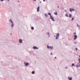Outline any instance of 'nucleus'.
Listing matches in <instances>:
<instances>
[{
	"label": "nucleus",
	"instance_id": "obj_1",
	"mask_svg": "<svg viewBox=\"0 0 80 80\" xmlns=\"http://www.w3.org/2000/svg\"><path fill=\"white\" fill-rule=\"evenodd\" d=\"M9 22H10V23H12L11 25L12 27H13V26H14V24L13 23V21H12V19H10Z\"/></svg>",
	"mask_w": 80,
	"mask_h": 80
},
{
	"label": "nucleus",
	"instance_id": "obj_2",
	"mask_svg": "<svg viewBox=\"0 0 80 80\" xmlns=\"http://www.w3.org/2000/svg\"><path fill=\"white\" fill-rule=\"evenodd\" d=\"M47 48H50V49H51V50H52L53 48V46H49L48 45L47 46Z\"/></svg>",
	"mask_w": 80,
	"mask_h": 80
},
{
	"label": "nucleus",
	"instance_id": "obj_3",
	"mask_svg": "<svg viewBox=\"0 0 80 80\" xmlns=\"http://www.w3.org/2000/svg\"><path fill=\"white\" fill-rule=\"evenodd\" d=\"M50 18H51V19L52 20L53 22H54L55 21V20L54 19V18L53 17V16H50Z\"/></svg>",
	"mask_w": 80,
	"mask_h": 80
},
{
	"label": "nucleus",
	"instance_id": "obj_4",
	"mask_svg": "<svg viewBox=\"0 0 80 80\" xmlns=\"http://www.w3.org/2000/svg\"><path fill=\"white\" fill-rule=\"evenodd\" d=\"M69 11L70 12H72V11H75V9H74L73 8H70L69 9Z\"/></svg>",
	"mask_w": 80,
	"mask_h": 80
},
{
	"label": "nucleus",
	"instance_id": "obj_5",
	"mask_svg": "<svg viewBox=\"0 0 80 80\" xmlns=\"http://www.w3.org/2000/svg\"><path fill=\"white\" fill-rule=\"evenodd\" d=\"M24 65L25 66H26L27 67V66H28V65H29V63H28V62H24Z\"/></svg>",
	"mask_w": 80,
	"mask_h": 80
},
{
	"label": "nucleus",
	"instance_id": "obj_6",
	"mask_svg": "<svg viewBox=\"0 0 80 80\" xmlns=\"http://www.w3.org/2000/svg\"><path fill=\"white\" fill-rule=\"evenodd\" d=\"M33 49H34L35 50L37 49V50H38V48H37V46H33Z\"/></svg>",
	"mask_w": 80,
	"mask_h": 80
},
{
	"label": "nucleus",
	"instance_id": "obj_7",
	"mask_svg": "<svg viewBox=\"0 0 80 80\" xmlns=\"http://www.w3.org/2000/svg\"><path fill=\"white\" fill-rule=\"evenodd\" d=\"M22 39H19V42L20 43H22Z\"/></svg>",
	"mask_w": 80,
	"mask_h": 80
},
{
	"label": "nucleus",
	"instance_id": "obj_8",
	"mask_svg": "<svg viewBox=\"0 0 80 80\" xmlns=\"http://www.w3.org/2000/svg\"><path fill=\"white\" fill-rule=\"evenodd\" d=\"M77 38V36L76 35H74V40H76V39Z\"/></svg>",
	"mask_w": 80,
	"mask_h": 80
},
{
	"label": "nucleus",
	"instance_id": "obj_9",
	"mask_svg": "<svg viewBox=\"0 0 80 80\" xmlns=\"http://www.w3.org/2000/svg\"><path fill=\"white\" fill-rule=\"evenodd\" d=\"M76 67L77 68H79L80 67V64L78 66V65H76Z\"/></svg>",
	"mask_w": 80,
	"mask_h": 80
},
{
	"label": "nucleus",
	"instance_id": "obj_10",
	"mask_svg": "<svg viewBox=\"0 0 80 80\" xmlns=\"http://www.w3.org/2000/svg\"><path fill=\"white\" fill-rule=\"evenodd\" d=\"M40 8V7L38 6L37 8V12H39V9Z\"/></svg>",
	"mask_w": 80,
	"mask_h": 80
},
{
	"label": "nucleus",
	"instance_id": "obj_11",
	"mask_svg": "<svg viewBox=\"0 0 80 80\" xmlns=\"http://www.w3.org/2000/svg\"><path fill=\"white\" fill-rule=\"evenodd\" d=\"M72 14H69V18H72Z\"/></svg>",
	"mask_w": 80,
	"mask_h": 80
},
{
	"label": "nucleus",
	"instance_id": "obj_12",
	"mask_svg": "<svg viewBox=\"0 0 80 80\" xmlns=\"http://www.w3.org/2000/svg\"><path fill=\"white\" fill-rule=\"evenodd\" d=\"M54 14L55 15H57V12H54Z\"/></svg>",
	"mask_w": 80,
	"mask_h": 80
},
{
	"label": "nucleus",
	"instance_id": "obj_13",
	"mask_svg": "<svg viewBox=\"0 0 80 80\" xmlns=\"http://www.w3.org/2000/svg\"><path fill=\"white\" fill-rule=\"evenodd\" d=\"M68 79H69V80H72V77L70 78L68 77Z\"/></svg>",
	"mask_w": 80,
	"mask_h": 80
},
{
	"label": "nucleus",
	"instance_id": "obj_14",
	"mask_svg": "<svg viewBox=\"0 0 80 80\" xmlns=\"http://www.w3.org/2000/svg\"><path fill=\"white\" fill-rule=\"evenodd\" d=\"M59 35H60V34H59V33H58L56 35V36L59 37Z\"/></svg>",
	"mask_w": 80,
	"mask_h": 80
},
{
	"label": "nucleus",
	"instance_id": "obj_15",
	"mask_svg": "<svg viewBox=\"0 0 80 80\" xmlns=\"http://www.w3.org/2000/svg\"><path fill=\"white\" fill-rule=\"evenodd\" d=\"M59 38V37L56 36V40H58V39Z\"/></svg>",
	"mask_w": 80,
	"mask_h": 80
},
{
	"label": "nucleus",
	"instance_id": "obj_16",
	"mask_svg": "<svg viewBox=\"0 0 80 80\" xmlns=\"http://www.w3.org/2000/svg\"><path fill=\"white\" fill-rule=\"evenodd\" d=\"M31 29L32 30H34V28H33V27H32Z\"/></svg>",
	"mask_w": 80,
	"mask_h": 80
},
{
	"label": "nucleus",
	"instance_id": "obj_17",
	"mask_svg": "<svg viewBox=\"0 0 80 80\" xmlns=\"http://www.w3.org/2000/svg\"><path fill=\"white\" fill-rule=\"evenodd\" d=\"M45 16H46V17H47V16H48V14H47V13H45Z\"/></svg>",
	"mask_w": 80,
	"mask_h": 80
},
{
	"label": "nucleus",
	"instance_id": "obj_18",
	"mask_svg": "<svg viewBox=\"0 0 80 80\" xmlns=\"http://www.w3.org/2000/svg\"><path fill=\"white\" fill-rule=\"evenodd\" d=\"M32 74H35V71H33L32 72Z\"/></svg>",
	"mask_w": 80,
	"mask_h": 80
},
{
	"label": "nucleus",
	"instance_id": "obj_19",
	"mask_svg": "<svg viewBox=\"0 0 80 80\" xmlns=\"http://www.w3.org/2000/svg\"><path fill=\"white\" fill-rule=\"evenodd\" d=\"M48 14V15H50V17H51V16H52V15H51V14H50V13L49 12Z\"/></svg>",
	"mask_w": 80,
	"mask_h": 80
},
{
	"label": "nucleus",
	"instance_id": "obj_20",
	"mask_svg": "<svg viewBox=\"0 0 80 80\" xmlns=\"http://www.w3.org/2000/svg\"><path fill=\"white\" fill-rule=\"evenodd\" d=\"M65 15L66 17H68V14H66Z\"/></svg>",
	"mask_w": 80,
	"mask_h": 80
},
{
	"label": "nucleus",
	"instance_id": "obj_21",
	"mask_svg": "<svg viewBox=\"0 0 80 80\" xmlns=\"http://www.w3.org/2000/svg\"><path fill=\"white\" fill-rule=\"evenodd\" d=\"M72 67H73V66H75V64L73 63L72 64Z\"/></svg>",
	"mask_w": 80,
	"mask_h": 80
},
{
	"label": "nucleus",
	"instance_id": "obj_22",
	"mask_svg": "<svg viewBox=\"0 0 80 80\" xmlns=\"http://www.w3.org/2000/svg\"><path fill=\"white\" fill-rule=\"evenodd\" d=\"M74 20V18H73L72 19H71V20L72 21H73V20Z\"/></svg>",
	"mask_w": 80,
	"mask_h": 80
},
{
	"label": "nucleus",
	"instance_id": "obj_23",
	"mask_svg": "<svg viewBox=\"0 0 80 80\" xmlns=\"http://www.w3.org/2000/svg\"><path fill=\"white\" fill-rule=\"evenodd\" d=\"M77 25L78 27H80V26H79V25H78V24H77Z\"/></svg>",
	"mask_w": 80,
	"mask_h": 80
},
{
	"label": "nucleus",
	"instance_id": "obj_24",
	"mask_svg": "<svg viewBox=\"0 0 80 80\" xmlns=\"http://www.w3.org/2000/svg\"><path fill=\"white\" fill-rule=\"evenodd\" d=\"M79 59H78V60H79V63H80V58H79Z\"/></svg>",
	"mask_w": 80,
	"mask_h": 80
},
{
	"label": "nucleus",
	"instance_id": "obj_25",
	"mask_svg": "<svg viewBox=\"0 0 80 80\" xmlns=\"http://www.w3.org/2000/svg\"><path fill=\"white\" fill-rule=\"evenodd\" d=\"M47 34H48V36H49V35H50V34H49V32H48L47 33Z\"/></svg>",
	"mask_w": 80,
	"mask_h": 80
},
{
	"label": "nucleus",
	"instance_id": "obj_26",
	"mask_svg": "<svg viewBox=\"0 0 80 80\" xmlns=\"http://www.w3.org/2000/svg\"><path fill=\"white\" fill-rule=\"evenodd\" d=\"M77 43V42H74V43L75 44H76Z\"/></svg>",
	"mask_w": 80,
	"mask_h": 80
},
{
	"label": "nucleus",
	"instance_id": "obj_27",
	"mask_svg": "<svg viewBox=\"0 0 80 80\" xmlns=\"http://www.w3.org/2000/svg\"><path fill=\"white\" fill-rule=\"evenodd\" d=\"M76 50L77 51V50H78V49H77V48H76Z\"/></svg>",
	"mask_w": 80,
	"mask_h": 80
},
{
	"label": "nucleus",
	"instance_id": "obj_28",
	"mask_svg": "<svg viewBox=\"0 0 80 80\" xmlns=\"http://www.w3.org/2000/svg\"><path fill=\"white\" fill-rule=\"evenodd\" d=\"M52 54H53V53H52V52H51V53H50L51 55H52Z\"/></svg>",
	"mask_w": 80,
	"mask_h": 80
},
{
	"label": "nucleus",
	"instance_id": "obj_29",
	"mask_svg": "<svg viewBox=\"0 0 80 80\" xmlns=\"http://www.w3.org/2000/svg\"><path fill=\"white\" fill-rule=\"evenodd\" d=\"M78 66L79 65V63H78Z\"/></svg>",
	"mask_w": 80,
	"mask_h": 80
},
{
	"label": "nucleus",
	"instance_id": "obj_30",
	"mask_svg": "<svg viewBox=\"0 0 80 80\" xmlns=\"http://www.w3.org/2000/svg\"><path fill=\"white\" fill-rule=\"evenodd\" d=\"M74 34H76V32H74Z\"/></svg>",
	"mask_w": 80,
	"mask_h": 80
},
{
	"label": "nucleus",
	"instance_id": "obj_31",
	"mask_svg": "<svg viewBox=\"0 0 80 80\" xmlns=\"http://www.w3.org/2000/svg\"><path fill=\"white\" fill-rule=\"evenodd\" d=\"M1 0V1H2V2H3V0Z\"/></svg>",
	"mask_w": 80,
	"mask_h": 80
},
{
	"label": "nucleus",
	"instance_id": "obj_32",
	"mask_svg": "<svg viewBox=\"0 0 80 80\" xmlns=\"http://www.w3.org/2000/svg\"><path fill=\"white\" fill-rule=\"evenodd\" d=\"M54 58H57V57H55Z\"/></svg>",
	"mask_w": 80,
	"mask_h": 80
},
{
	"label": "nucleus",
	"instance_id": "obj_33",
	"mask_svg": "<svg viewBox=\"0 0 80 80\" xmlns=\"http://www.w3.org/2000/svg\"><path fill=\"white\" fill-rule=\"evenodd\" d=\"M43 2H45V0H43Z\"/></svg>",
	"mask_w": 80,
	"mask_h": 80
},
{
	"label": "nucleus",
	"instance_id": "obj_34",
	"mask_svg": "<svg viewBox=\"0 0 80 80\" xmlns=\"http://www.w3.org/2000/svg\"><path fill=\"white\" fill-rule=\"evenodd\" d=\"M48 36L49 38H50V35H49V36Z\"/></svg>",
	"mask_w": 80,
	"mask_h": 80
},
{
	"label": "nucleus",
	"instance_id": "obj_35",
	"mask_svg": "<svg viewBox=\"0 0 80 80\" xmlns=\"http://www.w3.org/2000/svg\"><path fill=\"white\" fill-rule=\"evenodd\" d=\"M19 1H18V2H19Z\"/></svg>",
	"mask_w": 80,
	"mask_h": 80
},
{
	"label": "nucleus",
	"instance_id": "obj_36",
	"mask_svg": "<svg viewBox=\"0 0 80 80\" xmlns=\"http://www.w3.org/2000/svg\"><path fill=\"white\" fill-rule=\"evenodd\" d=\"M59 8V6H58V8Z\"/></svg>",
	"mask_w": 80,
	"mask_h": 80
},
{
	"label": "nucleus",
	"instance_id": "obj_37",
	"mask_svg": "<svg viewBox=\"0 0 80 80\" xmlns=\"http://www.w3.org/2000/svg\"><path fill=\"white\" fill-rule=\"evenodd\" d=\"M33 1H36V0H33Z\"/></svg>",
	"mask_w": 80,
	"mask_h": 80
},
{
	"label": "nucleus",
	"instance_id": "obj_38",
	"mask_svg": "<svg viewBox=\"0 0 80 80\" xmlns=\"http://www.w3.org/2000/svg\"><path fill=\"white\" fill-rule=\"evenodd\" d=\"M65 68H67V67H66Z\"/></svg>",
	"mask_w": 80,
	"mask_h": 80
},
{
	"label": "nucleus",
	"instance_id": "obj_39",
	"mask_svg": "<svg viewBox=\"0 0 80 80\" xmlns=\"http://www.w3.org/2000/svg\"><path fill=\"white\" fill-rule=\"evenodd\" d=\"M42 2H41V1H40V3H41Z\"/></svg>",
	"mask_w": 80,
	"mask_h": 80
},
{
	"label": "nucleus",
	"instance_id": "obj_40",
	"mask_svg": "<svg viewBox=\"0 0 80 80\" xmlns=\"http://www.w3.org/2000/svg\"><path fill=\"white\" fill-rule=\"evenodd\" d=\"M8 1H9V0H7Z\"/></svg>",
	"mask_w": 80,
	"mask_h": 80
},
{
	"label": "nucleus",
	"instance_id": "obj_41",
	"mask_svg": "<svg viewBox=\"0 0 80 80\" xmlns=\"http://www.w3.org/2000/svg\"><path fill=\"white\" fill-rule=\"evenodd\" d=\"M79 57H80V56H79Z\"/></svg>",
	"mask_w": 80,
	"mask_h": 80
},
{
	"label": "nucleus",
	"instance_id": "obj_42",
	"mask_svg": "<svg viewBox=\"0 0 80 80\" xmlns=\"http://www.w3.org/2000/svg\"><path fill=\"white\" fill-rule=\"evenodd\" d=\"M54 37H55V36H54Z\"/></svg>",
	"mask_w": 80,
	"mask_h": 80
}]
</instances>
